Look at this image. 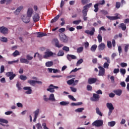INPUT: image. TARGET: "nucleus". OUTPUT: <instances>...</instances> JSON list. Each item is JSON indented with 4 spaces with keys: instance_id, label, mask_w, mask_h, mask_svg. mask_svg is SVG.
I'll use <instances>...</instances> for the list:
<instances>
[{
    "instance_id": "09e8293b",
    "label": "nucleus",
    "mask_w": 129,
    "mask_h": 129,
    "mask_svg": "<svg viewBox=\"0 0 129 129\" xmlns=\"http://www.w3.org/2000/svg\"><path fill=\"white\" fill-rule=\"evenodd\" d=\"M126 73V71L125 69H120V73H121V74H122V75H124V74H125Z\"/></svg>"
},
{
    "instance_id": "603ef678",
    "label": "nucleus",
    "mask_w": 129,
    "mask_h": 129,
    "mask_svg": "<svg viewBox=\"0 0 129 129\" xmlns=\"http://www.w3.org/2000/svg\"><path fill=\"white\" fill-rule=\"evenodd\" d=\"M57 56H64V51L63 50H59L57 54Z\"/></svg>"
},
{
    "instance_id": "338daca9",
    "label": "nucleus",
    "mask_w": 129,
    "mask_h": 129,
    "mask_svg": "<svg viewBox=\"0 0 129 129\" xmlns=\"http://www.w3.org/2000/svg\"><path fill=\"white\" fill-rule=\"evenodd\" d=\"M42 126H43V129H49V128H48V127H47V125H46V123H42Z\"/></svg>"
},
{
    "instance_id": "ddd939ff",
    "label": "nucleus",
    "mask_w": 129,
    "mask_h": 129,
    "mask_svg": "<svg viewBox=\"0 0 129 129\" xmlns=\"http://www.w3.org/2000/svg\"><path fill=\"white\" fill-rule=\"evenodd\" d=\"M44 54H45L43 55V58L44 59H47V58L53 56V52L52 51H46L44 52Z\"/></svg>"
},
{
    "instance_id": "052dcab7",
    "label": "nucleus",
    "mask_w": 129,
    "mask_h": 129,
    "mask_svg": "<svg viewBox=\"0 0 129 129\" xmlns=\"http://www.w3.org/2000/svg\"><path fill=\"white\" fill-rule=\"evenodd\" d=\"M37 57L40 60V61H42V59H43V55L41 54H40V53H37Z\"/></svg>"
},
{
    "instance_id": "a18cd8bd",
    "label": "nucleus",
    "mask_w": 129,
    "mask_h": 129,
    "mask_svg": "<svg viewBox=\"0 0 129 129\" xmlns=\"http://www.w3.org/2000/svg\"><path fill=\"white\" fill-rule=\"evenodd\" d=\"M84 110V108H79L75 110L76 112H82Z\"/></svg>"
},
{
    "instance_id": "f03ea898",
    "label": "nucleus",
    "mask_w": 129,
    "mask_h": 129,
    "mask_svg": "<svg viewBox=\"0 0 129 129\" xmlns=\"http://www.w3.org/2000/svg\"><path fill=\"white\" fill-rule=\"evenodd\" d=\"M92 125L97 126V127L102 126V125H103V120H97L92 123Z\"/></svg>"
},
{
    "instance_id": "bf43d9fd",
    "label": "nucleus",
    "mask_w": 129,
    "mask_h": 129,
    "mask_svg": "<svg viewBox=\"0 0 129 129\" xmlns=\"http://www.w3.org/2000/svg\"><path fill=\"white\" fill-rule=\"evenodd\" d=\"M67 28L70 32H73V31H75V28L74 27H70L69 26H67Z\"/></svg>"
},
{
    "instance_id": "7ed1b4c3",
    "label": "nucleus",
    "mask_w": 129,
    "mask_h": 129,
    "mask_svg": "<svg viewBox=\"0 0 129 129\" xmlns=\"http://www.w3.org/2000/svg\"><path fill=\"white\" fill-rule=\"evenodd\" d=\"M115 16H106V18H107V19L109 20H110V21H114V20H117L121 18L122 17L121 15L117 13L115 14Z\"/></svg>"
},
{
    "instance_id": "f704fd0d",
    "label": "nucleus",
    "mask_w": 129,
    "mask_h": 129,
    "mask_svg": "<svg viewBox=\"0 0 129 129\" xmlns=\"http://www.w3.org/2000/svg\"><path fill=\"white\" fill-rule=\"evenodd\" d=\"M45 36H47V34H46V33L38 32L37 34L38 38H42V37H45Z\"/></svg>"
},
{
    "instance_id": "412c9836",
    "label": "nucleus",
    "mask_w": 129,
    "mask_h": 129,
    "mask_svg": "<svg viewBox=\"0 0 129 129\" xmlns=\"http://www.w3.org/2000/svg\"><path fill=\"white\" fill-rule=\"evenodd\" d=\"M98 49L99 51H102V50H104V49H105V44L103 43H101L99 45Z\"/></svg>"
},
{
    "instance_id": "c85d7f7f",
    "label": "nucleus",
    "mask_w": 129,
    "mask_h": 129,
    "mask_svg": "<svg viewBox=\"0 0 129 129\" xmlns=\"http://www.w3.org/2000/svg\"><path fill=\"white\" fill-rule=\"evenodd\" d=\"M116 122L115 121H112L108 122V126H110L111 127H112L115 125V124Z\"/></svg>"
},
{
    "instance_id": "f8f14e48",
    "label": "nucleus",
    "mask_w": 129,
    "mask_h": 129,
    "mask_svg": "<svg viewBox=\"0 0 129 129\" xmlns=\"http://www.w3.org/2000/svg\"><path fill=\"white\" fill-rule=\"evenodd\" d=\"M21 19L23 21V23H25V24H28V23H29L30 21V17L26 15H23L21 17Z\"/></svg>"
},
{
    "instance_id": "1a4fd4ad",
    "label": "nucleus",
    "mask_w": 129,
    "mask_h": 129,
    "mask_svg": "<svg viewBox=\"0 0 129 129\" xmlns=\"http://www.w3.org/2000/svg\"><path fill=\"white\" fill-rule=\"evenodd\" d=\"M74 79H75L74 78L67 81V84H68V85H72V84L74 86L77 85V84H78V80L74 81Z\"/></svg>"
},
{
    "instance_id": "774afa93",
    "label": "nucleus",
    "mask_w": 129,
    "mask_h": 129,
    "mask_svg": "<svg viewBox=\"0 0 129 129\" xmlns=\"http://www.w3.org/2000/svg\"><path fill=\"white\" fill-rule=\"evenodd\" d=\"M116 9H119L120 8V3L119 2L116 3Z\"/></svg>"
},
{
    "instance_id": "79ce46f5",
    "label": "nucleus",
    "mask_w": 129,
    "mask_h": 129,
    "mask_svg": "<svg viewBox=\"0 0 129 129\" xmlns=\"http://www.w3.org/2000/svg\"><path fill=\"white\" fill-rule=\"evenodd\" d=\"M1 41L4 43H7L8 42V38L5 37H1Z\"/></svg>"
},
{
    "instance_id": "aec40b11",
    "label": "nucleus",
    "mask_w": 129,
    "mask_h": 129,
    "mask_svg": "<svg viewBox=\"0 0 129 129\" xmlns=\"http://www.w3.org/2000/svg\"><path fill=\"white\" fill-rule=\"evenodd\" d=\"M54 41L55 46L57 47V48H62V47H63V44L59 43L58 39H55Z\"/></svg>"
},
{
    "instance_id": "4468645a",
    "label": "nucleus",
    "mask_w": 129,
    "mask_h": 129,
    "mask_svg": "<svg viewBox=\"0 0 129 129\" xmlns=\"http://www.w3.org/2000/svg\"><path fill=\"white\" fill-rule=\"evenodd\" d=\"M95 32V29L94 27L92 28V30L89 31L88 30H86L85 31V33L87 34L88 35H90V36H93L94 35V33Z\"/></svg>"
},
{
    "instance_id": "ea45409f",
    "label": "nucleus",
    "mask_w": 129,
    "mask_h": 129,
    "mask_svg": "<svg viewBox=\"0 0 129 129\" xmlns=\"http://www.w3.org/2000/svg\"><path fill=\"white\" fill-rule=\"evenodd\" d=\"M13 56H14V57L20 56V52H19L18 50H15V52L13 53Z\"/></svg>"
},
{
    "instance_id": "a878e982",
    "label": "nucleus",
    "mask_w": 129,
    "mask_h": 129,
    "mask_svg": "<svg viewBox=\"0 0 129 129\" xmlns=\"http://www.w3.org/2000/svg\"><path fill=\"white\" fill-rule=\"evenodd\" d=\"M48 100H50V101H56V99H55V96H54L53 94H51L49 95V97L48 98Z\"/></svg>"
},
{
    "instance_id": "393cba45",
    "label": "nucleus",
    "mask_w": 129,
    "mask_h": 129,
    "mask_svg": "<svg viewBox=\"0 0 129 129\" xmlns=\"http://www.w3.org/2000/svg\"><path fill=\"white\" fill-rule=\"evenodd\" d=\"M97 81V80L95 78H90L88 79V83L89 84H93V83H95Z\"/></svg>"
},
{
    "instance_id": "13d9d810",
    "label": "nucleus",
    "mask_w": 129,
    "mask_h": 129,
    "mask_svg": "<svg viewBox=\"0 0 129 129\" xmlns=\"http://www.w3.org/2000/svg\"><path fill=\"white\" fill-rule=\"evenodd\" d=\"M14 63H19V59H17L16 60L11 61H8V64H14Z\"/></svg>"
},
{
    "instance_id": "e2e57ef3",
    "label": "nucleus",
    "mask_w": 129,
    "mask_h": 129,
    "mask_svg": "<svg viewBox=\"0 0 129 129\" xmlns=\"http://www.w3.org/2000/svg\"><path fill=\"white\" fill-rule=\"evenodd\" d=\"M70 88L72 92H76L77 91V89L76 88L71 87Z\"/></svg>"
},
{
    "instance_id": "c756f323",
    "label": "nucleus",
    "mask_w": 129,
    "mask_h": 129,
    "mask_svg": "<svg viewBox=\"0 0 129 129\" xmlns=\"http://www.w3.org/2000/svg\"><path fill=\"white\" fill-rule=\"evenodd\" d=\"M96 49H97V45L96 44H94L91 46L90 50L92 52H95Z\"/></svg>"
},
{
    "instance_id": "de8ad7c7",
    "label": "nucleus",
    "mask_w": 129,
    "mask_h": 129,
    "mask_svg": "<svg viewBox=\"0 0 129 129\" xmlns=\"http://www.w3.org/2000/svg\"><path fill=\"white\" fill-rule=\"evenodd\" d=\"M107 47L109 48V49H111L112 47V44L111 43V41H107Z\"/></svg>"
},
{
    "instance_id": "7c9ffc66",
    "label": "nucleus",
    "mask_w": 129,
    "mask_h": 129,
    "mask_svg": "<svg viewBox=\"0 0 129 129\" xmlns=\"http://www.w3.org/2000/svg\"><path fill=\"white\" fill-rule=\"evenodd\" d=\"M119 27H120V28L122 29V31H125V30L126 29V26L125 25V24H124V23L120 24Z\"/></svg>"
},
{
    "instance_id": "4d7b16f0",
    "label": "nucleus",
    "mask_w": 129,
    "mask_h": 129,
    "mask_svg": "<svg viewBox=\"0 0 129 129\" xmlns=\"http://www.w3.org/2000/svg\"><path fill=\"white\" fill-rule=\"evenodd\" d=\"M82 3L83 5H86V4L90 3V0H82Z\"/></svg>"
},
{
    "instance_id": "cd10ccee",
    "label": "nucleus",
    "mask_w": 129,
    "mask_h": 129,
    "mask_svg": "<svg viewBox=\"0 0 129 129\" xmlns=\"http://www.w3.org/2000/svg\"><path fill=\"white\" fill-rule=\"evenodd\" d=\"M21 63H25V64H29V60L26 58H21L20 59Z\"/></svg>"
},
{
    "instance_id": "5701e85b",
    "label": "nucleus",
    "mask_w": 129,
    "mask_h": 129,
    "mask_svg": "<svg viewBox=\"0 0 129 129\" xmlns=\"http://www.w3.org/2000/svg\"><path fill=\"white\" fill-rule=\"evenodd\" d=\"M113 92L116 95L120 96V95H121V93H122V91H121V90H115L113 91Z\"/></svg>"
},
{
    "instance_id": "5fc2aeb1",
    "label": "nucleus",
    "mask_w": 129,
    "mask_h": 129,
    "mask_svg": "<svg viewBox=\"0 0 129 129\" xmlns=\"http://www.w3.org/2000/svg\"><path fill=\"white\" fill-rule=\"evenodd\" d=\"M128 48H129V44H125L124 52H125V53H127V51H128Z\"/></svg>"
},
{
    "instance_id": "f257e3e1",
    "label": "nucleus",
    "mask_w": 129,
    "mask_h": 129,
    "mask_svg": "<svg viewBox=\"0 0 129 129\" xmlns=\"http://www.w3.org/2000/svg\"><path fill=\"white\" fill-rule=\"evenodd\" d=\"M106 107L109 109L108 115L109 116H110V115H111V113H112V111L114 109V107H113V105L111 103H107Z\"/></svg>"
},
{
    "instance_id": "2f4dec72",
    "label": "nucleus",
    "mask_w": 129,
    "mask_h": 129,
    "mask_svg": "<svg viewBox=\"0 0 129 129\" xmlns=\"http://www.w3.org/2000/svg\"><path fill=\"white\" fill-rule=\"evenodd\" d=\"M59 18H60V15H57L51 21V23H55V22H57V21H58L59 19Z\"/></svg>"
},
{
    "instance_id": "3c124183",
    "label": "nucleus",
    "mask_w": 129,
    "mask_h": 129,
    "mask_svg": "<svg viewBox=\"0 0 129 129\" xmlns=\"http://www.w3.org/2000/svg\"><path fill=\"white\" fill-rule=\"evenodd\" d=\"M68 97L70 99H71V100H73V101H76V99H75V98H74V97L71 95H69L68 96Z\"/></svg>"
},
{
    "instance_id": "6e6552de",
    "label": "nucleus",
    "mask_w": 129,
    "mask_h": 129,
    "mask_svg": "<svg viewBox=\"0 0 129 129\" xmlns=\"http://www.w3.org/2000/svg\"><path fill=\"white\" fill-rule=\"evenodd\" d=\"M92 6V3H90L84 7V9L82 11L83 15L86 14L87 15V12H88V9Z\"/></svg>"
},
{
    "instance_id": "c03bdc74",
    "label": "nucleus",
    "mask_w": 129,
    "mask_h": 129,
    "mask_svg": "<svg viewBox=\"0 0 129 129\" xmlns=\"http://www.w3.org/2000/svg\"><path fill=\"white\" fill-rule=\"evenodd\" d=\"M97 39L99 43H101V42H102V36H101V35L99 34L97 36Z\"/></svg>"
},
{
    "instance_id": "b1692460",
    "label": "nucleus",
    "mask_w": 129,
    "mask_h": 129,
    "mask_svg": "<svg viewBox=\"0 0 129 129\" xmlns=\"http://www.w3.org/2000/svg\"><path fill=\"white\" fill-rule=\"evenodd\" d=\"M99 95L96 94H93V98L91 99L92 101H96L97 99H99Z\"/></svg>"
},
{
    "instance_id": "680f3d73",
    "label": "nucleus",
    "mask_w": 129,
    "mask_h": 129,
    "mask_svg": "<svg viewBox=\"0 0 129 129\" xmlns=\"http://www.w3.org/2000/svg\"><path fill=\"white\" fill-rule=\"evenodd\" d=\"M120 66L122 67V68H124V67H126L127 66V63L125 62H122L120 63Z\"/></svg>"
},
{
    "instance_id": "bb28decb",
    "label": "nucleus",
    "mask_w": 129,
    "mask_h": 129,
    "mask_svg": "<svg viewBox=\"0 0 129 129\" xmlns=\"http://www.w3.org/2000/svg\"><path fill=\"white\" fill-rule=\"evenodd\" d=\"M28 83L32 85V86H35L36 85V81H34L33 80H29L28 81Z\"/></svg>"
},
{
    "instance_id": "20e7f679",
    "label": "nucleus",
    "mask_w": 129,
    "mask_h": 129,
    "mask_svg": "<svg viewBox=\"0 0 129 129\" xmlns=\"http://www.w3.org/2000/svg\"><path fill=\"white\" fill-rule=\"evenodd\" d=\"M104 60H106L107 62H105L103 64V67L105 69H108V67H109V64H110V59L108 57H104Z\"/></svg>"
},
{
    "instance_id": "423d86ee",
    "label": "nucleus",
    "mask_w": 129,
    "mask_h": 129,
    "mask_svg": "<svg viewBox=\"0 0 129 129\" xmlns=\"http://www.w3.org/2000/svg\"><path fill=\"white\" fill-rule=\"evenodd\" d=\"M58 88H59L57 86H55L53 85V84H51L48 87V88L47 89V91L51 92V93H53V92H55L54 89H58Z\"/></svg>"
},
{
    "instance_id": "2eb2a0df",
    "label": "nucleus",
    "mask_w": 129,
    "mask_h": 129,
    "mask_svg": "<svg viewBox=\"0 0 129 129\" xmlns=\"http://www.w3.org/2000/svg\"><path fill=\"white\" fill-rule=\"evenodd\" d=\"M33 13H34V10H33V8H28L27 12V15L29 18H31Z\"/></svg>"
},
{
    "instance_id": "8fccbe9b",
    "label": "nucleus",
    "mask_w": 129,
    "mask_h": 129,
    "mask_svg": "<svg viewBox=\"0 0 129 129\" xmlns=\"http://www.w3.org/2000/svg\"><path fill=\"white\" fill-rule=\"evenodd\" d=\"M81 22V20H75L73 22V24H74V25H79Z\"/></svg>"
},
{
    "instance_id": "9d476101",
    "label": "nucleus",
    "mask_w": 129,
    "mask_h": 129,
    "mask_svg": "<svg viewBox=\"0 0 129 129\" xmlns=\"http://www.w3.org/2000/svg\"><path fill=\"white\" fill-rule=\"evenodd\" d=\"M6 75L8 76V77H9L10 80H13V79H14V78H15L16 76V75L14 74V72H9L7 73Z\"/></svg>"
},
{
    "instance_id": "0e129e2a",
    "label": "nucleus",
    "mask_w": 129,
    "mask_h": 129,
    "mask_svg": "<svg viewBox=\"0 0 129 129\" xmlns=\"http://www.w3.org/2000/svg\"><path fill=\"white\" fill-rule=\"evenodd\" d=\"M36 127H37V129H42V125H41V123H38L37 124H36Z\"/></svg>"
},
{
    "instance_id": "6e6d98bb",
    "label": "nucleus",
    "mask_w": 129,
    "mask_h": 129,
    "mask_svg": "<svg viewBox=\"0 0 129 129\" xmlns=\"http://www.w3.org/2000/svg\"><path fill=\"white\" fill-rule=\"evenodd\" d=\"M20 79L21 80H27V77L26 76H24V75H21L20 76Z\"/></svg>"
},
{
    "instance_id": "39448f33",
    "label": "nucleus",
    "mask_w": 129,
    "mask_h": 129,
    "mask_svg": "<svg viewBox=\"0 0 129 129\" xmlns=\"http://www.w3.org/2000/svg\"><path fill=\"white\" fill-rule=\"evenodd\" d=\"M40 112H41V110L39 108H37L33 112V114L34 115L33 121L34 122L37 120V118H38V116H39V114H40Z\"/></svg>"
},
{
    "instance_id": "69168bd1",
    "label": "nucleus",
    "mask_w": 129,
    "mask_h": 129,
    "mask_svg": "<svg viewBox=\"0 0 129 129\" xmlns=\"http://www.w3.org/2000/svg\"><path fill=\"white\" fill-rule=\"evenodd\" d=\"M119 72V69H114L113 71V73L114 74H117Z\"/></svg>"
},
{
    "instance_id": "dca6fc26",
    "label": "nucleus",
    "mask_w": 129,
    "mask_h": 129,
    "mask_svg": "<svg viewBox=\"0 0 129 129\" xmlns=\"http://www.w3.org/2000/svg\"><path fill=\"white\" fill-rule=\"evenodd\" d=\"M98 68L100 69L98 74L99 76H103L105 72V70L102 67H99Z\"/></svg>"
},
{
    "instance_id": "37998d69",
    "label": "nucleus",
    "mask_w": 129,
    "mask_h": 129,
    "mask_svg": "<svg viewBox=\"0 0 129 129\" xmlns=\"http://www.w3.org/2000/svg\"><path fill=\"white\" fill-rule=\"evenodd\" d=\"M82 63H83V59L81 58L77 62L76 66H79V65L82 64Z\"/></svg>"
},
{
    "instance_id": "58836bf2",
    "label": "nucleus",
    "mask_w": 129,
    "mask_h": 129,
    "mask_svg": "<svg viewBox=\"0 0 129 129\" xmlns=\"http://www.w3.org/2000/svg\"><path fill=\"white\" fill-rule=\"evenodd\" d=\"M0 123H9V121L6 120V119L0 118Z\"/></svg>"
},
{
    "instance_id": "f3484780",
    "label": "nucleus",
    "mask_w": 129,
    "mask_h": 129,
    "mask_svg": "<svg viewBox=\"0 0 129 129\" xmlns=\"http://www.w3.org/2000/svg\"><path fill=\"white\" fill-rule=\"evenodd\" d=\"M33 19L35 23H36V22L39 21L40 20V16L39 15V14L35 13L33 16Z\"/></svg>"
},
{
    "instance_id": "6ab92c4d",
    "label": "nucleus",
    "mask_w": 129,
    "mask_h": 129,
    "mask_svg": "<svg viewBox=\"0 0 129 129\" xmlns=\"http://www.w3.org/2000/svg\"><path fill=\"white\" fill-rule=\"evenodd\" d=\"M67 58L68 60H69V61H71L72 59L73 60H75V59H77V57H76V56L72 54H68L67 55Z\"/></svg>"
},
{
    "instance_id": "9b49d317",
    "label": "nucleus",
    "mask_w": 129,
    "mask_h": 129,
    "mask_svg": "<svg viewBox=\"0 0 129 129\" xmlns=\"http://www.w3.org/2000/svg\"><path fill=\"white\" fill-rule=\"evenodd\" d=\"M0 32L4 35H6L9 33V29L5 26L0 27Z\"/></svg>"
},
{
    "instance_id": "72a5a7b5",
    "label": "nucleus",
    "mask_w": 129,
    "mask_h": 129,
    "mask_svg": "<svg viewBox=\"0 0 129 129\" xmlns=\"http://www.w3.org/2000/svg\"><path fill=\"white\" fill-rule=\"evenodd\" d=\"M99 6V3H97L96 4L94 7V9L95 10H94V11L95 12V13H97V12H98V7Z\"/></svg>"
},
{
    "instance_id": "49530a36",
    "label": "nucleus",
    "mask_w": 129,
    "mask_h": 129,
    "mask_svg": "<svg viewBox=\"0 0 129 129\" xmlns=\"http://www.w3.org/2000/svg\"><path fill=\"white\" fill-rule=\"evenodd\" d=\"M63 51H65V52H69L70 51V49L69 47L68 46H63L62 47Z\"/></svg>"
},
{
    "instance_id": "473e14b6",
    "label": "nucleus",
    "mask_w": 129,
    "mask_h": 129,
    "mask_svg": "<svg viewBox=\"0 0 129 129\" xmlns=\"http://www.w3.org/2000/svg\"><path fill=\"white\" fill-rule=\"evenodd\" d=\"M46 67H51L53 66V62L52 61H47L45 63Z\"/></svg>"
},
{
    "instance_id": "4c0bfd02",
    "label": "nucleus",
    "mask_w": 129,
    "mask_h": 129,
    "mask_svg": "<svg viewBox=\"0 0 129 129\" xmlns=\"http://www.w3.org/2000/svg\"><path fill=\"white\" fill-rule=\"evenodd\" d=\"M84 48L83 47H78L77 49V53H82L83 52Z\"/></svg>"
},
{
    "instance_id": "a19ab883",
    "label": "nucleus",
    "mask_w": 129,
    "mask_h": 129,
    "mask_svg": "<svg viewBox=\"0 0 129 129\" xmlns=\"http://www.w3.org/2000/svg\"><path fill=\"white\" fill-rule=\"evenodd\" d=\"M16 87H17L18 90H22V85L19 82H17Z\"/></svg>"
},
{
    "instance_id": "e433bc0d",
    "label": "nucleus",
    "mask_w": 129,
    "mask_h": 129,
    "mask_svg": "<svg viewBox=\"0 0 129 129\" xmlns=\"http://www.w3.org/2000/svg\"><path fill=\"white\" fill-rule=\"evenodd\" d=\"M96 112L97 114H98L99 115H100V116H102V113H101V112L99 110V108L97 107L96 108Z\"/></svg>"
},
{
    "instance_id": "a211bd4d",
    "label": "nucleus",
    "mask_w": 129,
    "mask_h": 129,
    "mask_svg": "<svg viewBox=\"0 0 129 129\" xmlns=\"http://www.w3.org/2000/svg\"><path fill=\"white\" fill-rule=\"evenodd\" d=\"M24 90H27L25 92L26 94H31L32 93V89H31V87H24L23 88Z\"/></svg>"
},
{
    "instance_id": "864d4df0",
    "label": "nucleus",
    "mask_w": 129,
    "mask_h": 129,
    "mask_svg": "<svg viewBox=\"0 0 129 129\" xmlns=\"http://www.w3.org/2000/svg\"><path fill=\"white\" fill-rule=\"evenodd\" d=\"M27 60L28 61H31V60H33V56H31L29 54H27L26 55Z\"/></svg>"
},
{
    "instance_id": "0eeeda50",
    "label": "nucleus",
    "mask_w": 129,
    "mask_h": 129,
    "mask_svg": "<svg viewBox=\"0 0 129 129\" xmlns=\"http://www.w3.org/2000/svg\"><path fill=\"white\" fill-rule=\"evenodd\" d=\"M22 11H24V6H20L18 7L16 10L14 11V14L16 16H19L20 15V13L22 12Z\"/></svg>"
},
{
    "instance_id": "c9c22d12",
    "label": "nucleus",
    "mask_w": 129,
    "mask_h": 129,
    "mask_svg": "<svg viewBox=\"0 0 129 129\" xmlns=\"http://www.w3.org/2000/svg\"><path fill=\"white\" fill-rule=\"evenodd\" d=\"M69 103L70 102L68 101H61L59 103V104L62 106H66V105H68Z\"/></svg>"
},
{
    "instance_id": "4be33fe9",
    "label": "nucleus",
    "mask_w": 129,
    "mask_h": 129,
    "mask_svg": "<svg viewBox=\"0 0 129 129\" xmlns=\"http://www.w3.org/2000/svg\"><path fill=\"white\" fill-rule=\"evenodd\" d=\"M60 39V41L63 43H67L68 42V38H67L66 35H63Z\"/></svg>"
}]
</instances>
